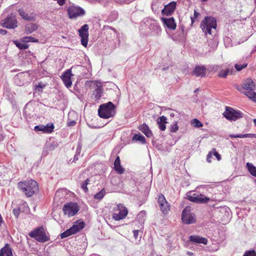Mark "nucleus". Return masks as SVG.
<instances>
[{
	"label": "nucleus",
	"instance_id": "nucleus-1",
	"mask_svg": "<svg viewBox=\"0 0 256 256\" xmlns=\"http://www.w3.org/2000/svg\"><path fill=\"white\" fill-rule=\"evenodd\" d=\"M254 82L250 78L244 80L240 87H238L237 90L245 94L251 100L256 102V92H254L256 89Z\"/></svg>",
	"mask_w": 256,
	"mask_h": 256
},
{
	"label": "nucleus",
	"instance_id": "nucleus-2",
	"mask_svg": "<svg viewBox=\"0 0 256 256\" xmlns=\"http://www.w3.org/2000/svg\"><path fill=\"white\" fill-rule=\"evenodd\" d=\"M18 188L28 198L36 194L39 191L38 182L32 180L20 182L18 183Z\"/></svg>",
	"mask_w": 256,
	"mask_h": 256
},
{
	"label": "nucleus",
	"instance_id": "nucleus-3",
	"mask_svg": "<svg viewBox=\"0 0 256 256\" xmlns=\"http://www.w3.org/2000/svg\"><path fill=\"white\" fill-rule=\"evenodd\" d=\"M217 27L216 20L212 16H206L204 19L201 22L200 28L204 34L207 36L208 34L211 35L212 30L216 31Z\"/></svg>",
	"mask_w": 256,
	"mask_h": 256
},
{
	"label": "nucleus",
	"instance_id": "nucleus-4",
	"mask_svg": "<svg viewBox=\"0 0 256 256\" xmlns=\"http://www.w3.org/2000/svg\"><path fill=\"white\" fill-rule=\"evenodd\" d=\"M115 114L114 105L110 102L100 105L98 110V116L103 118H108Z\"/></svg>",
	"mask_w": 256,
	"mask_h": 256
},
{
	"label": "nucleus",
	"instance_id": "nucleus-5",
	"mask_svg": "<svg viewBox=\"0 0 256 256\" xmlns=\"http://www.w3.org/2000/svg\"><path fill=\"white\" fill-rule=\"evenodd\" d=\"M29 236L40 242H45L50 240V237L46 234V230L43 226L35 228L29 234Z\"/></svg>",
	"mask_w": 256,
	"mask_h": 256
},
{
	"label": "nucleus",
	"instance_id": "nucleus-6",
	"mask_svg": "<svg viewBox=\"0 0 256 256\" xmlns=\"http://www.w3.org/2000/svg\"><path fill=\"white\" fill-rule=\"evenodd\" d=\"M128 210L123 204H119L113 209L112 218L115 220L124 218L128 215Z\"/></svg>",
	"mask_w": 256,
	"mask_h": 256
},
{
	"label": "nucleus",
	"instance_id": "nucleus-7",
	"mask_svg": "<svg viewBox=\"0 0 256 256\" xmlns=\"http://www.w3.org/2000/svg\"><path fill=\"white\" fill-rule=\"evenodd\" d=\"M91 89L93 90L92 94V98L94 101L100 100L102 96L103 90L101 82L94 80L91 82L90 84Z\"/></svg>",
	"mask_w": 256,
	"mask_h": 256
},
{
	"label": "nucleus",
	"instance_id": "nucleus-8",
	"mask_svg": "<svg viewBox=\"0 0 256 256\" xmlns=\"http://www.w3.org/2000/svg\"><path fill=\"white\" fill-rule=\"evenodd\" d=\"M182 220L186 224H192L196 222V216L191 212L190 208H185L182 213Z\"/></svg>",
	"mask_w": 256,
	"mask_h": 256
},
{
	"label": "nucleus",
	"instance_id": "nucleus-9",
	"mask_svg": "<svg viewBox=\"0 0 256 256\" xmlns=\"http://www.w3.org/2000/svg\"><path fill=\"white\" fill-rule=\"evenodd\" d=\"M224 116L228 120L236 121L243 117V114L239 110H236L232 108L226 106L223 114Z\"/></svg>",
	"mask_w": 256,
	"mask_h": 256
},
{
	"label": "nucleus",
	"instance_id": "nucleus-10",
	"mask_svg": "<svg viewBox=\"0 0 256 256\" xmlns=\"http://www.w3.org/2000/svg\"><path fill=\"white\" fill-rule=\"evenodd\" d=\"M79 206L76 202H70L66 204L62 208V211L64 215L68 217L74 216L79 210Z\"/></svg>",
	"mask_w": 256,
	"mask_h": 256
},
{
	"label": "nucleus",
	"instance_id": "nucleus-11",
	"mask_svg": "<svg viewBox=\"0 0 256 256\" xmlns=\"http://www.w3.org/2000/svg\"><path fill=\"white\" fill-rule=\"evenodd\" d=\"M84 222H80L78 224H74L71 228L60 234L62 238H67L72 234H76L81 230L84 226Z\"/></svg>",
	"mask_w": 256,
	"mask_h": 256
},
{
	"label": "nucleus",
	"instance_id": "nucleus-12",
	"mask_svg": "<svg viewBox=\"0 0 256 256\" xmlns=\"http://www.w3.org/2000/svg\"><path fill=\"white\" fill-rule=\"evenodd\" d=\"M84 222H80L78 224H74L71 228L60 234L62 238H67L72 234H76L81 230L84 226Z\"/></svg>",
	"mask_w": 256,
	"mask_h": 256
},
{
	"label": "nucleus",
	"instance_id": "nucleus-13",
	"mask_svg": "<svg viewBox=\"0 0 256 256\" xmlns=\"http://www.w3.org/2000/svg\"><path fill=\"white\" fill-rule=\"evenodd\" d=\"M187 198L192 202L198 204H206L210 200V198L204 196L202 194H197L192 192L188 193Z\"/></svg>",
	"mask_w": 256,
	"mask_h": 256
},
{
	"label": "nucleus",
	"instance_id": "nucleus-14",
	"mask_svg": "<svg viewBox=\"0 0 256 256\" xmlns=\"http://www.w3.org/2000/svg\"><path fill=\"white\" fill-rule=\"evenodd\" d=\"M68 14L70 18L72 19L78 16H82L85 14L84 10L80 6H72L68 9Z\"/></svg>",
	"mask_w": 256,
	"mask_h": 256
},
{
	"label": "nucleus",
	"instance_id": "nucleus-15",
	"mask_svg": "<svg viewBox=\"0 0 256 256\" xmlns=\"http://www.w3.org/2000/svg\"><path fill=\"white\" fill-rule=\"evenodd\" d=\"M88 26L87 24L83 25L80 29L78 30L79 36L81 38L82 44L84 47H86L88 42Z\"/></svg>",
	"mask_w": 256,
	"mask_h": 256
},
{
	"label": "nucleus",
	"instance_id": "nucleus-16",
	"mask_svg": "<svg viewBox=\"0 0 256 256\" xmlns=\"http://www.w3.org/2000/svg\"><path fill=\"white\" fill-rule=\"evenodd\" d=\"M1 24L4 28L14 29L18 26V21L15 16H10L3 20Z\"/></svg>",
	"mask_w": 256,
	"mask_h": 256
},
{
	"label": "nucleus",
	"instance_id": "nucleus-17",
	"mask_svg": "<svg viewBox=\"0 0 256 256\" xmlns=\"http://www.w3.org/2000/svg\"><path fill=\"white\" fill-rule=\"evenodd\" d=\"M158 202L162 212L167 214L170 210V206L162 194L158 195Z\"/></svg>",
	"mask_w": 256,
	"mask_h": 256
},
{
	"label": "nucleus",
	"instance_id": "nucleus-18",
	"mask_svg": "<svg viewBox=\"0 0 256 256\" xmlns=\"http://www.w3.org/2000/svg\"><path fill=\"white\" fill-rule=\"evenodd\" d=\"M54 128L53 123L48 124L46 126L40 124L36 126L34 128L35 131H42L44 133L50 134L54 132Z\"/></svg>",
	"mask_w": 256,
	"mask_h": 256
},
{
	"label": "nucleus",
	"instance_id": "nucleus-19",
	"mask_svg": "<svg viewBox=\"0 0 256 256\" xmlns=\"http://www.w3.org/2000/svg\"><path fill=\"white\" fill-rule=\"evenodd\" d=\"M176 3L175 2H170L164 6V8L162 10L163 15L170 16L176 10Z\"/></svg>",
	"mask_w": 256,
	"mask_h": 256
},
{
	"label": "nucleus",
	"instance_id": "nucleus-20",
	"mask_svg": "<svg viewBox=\"0 0 256 256\" xmlns=\"http://www.w3.org/2000/svg\"><path fill=\"white\" fill-rule=\"evenodd\" d=\"M29 76L26 72H20L16 76V82L17 85L22 86L28 82Z\"/></svg>",
	"mask_w": 256,
	"mask_h": 256
},
{
	"label": "nucleus",
	"instance_id": "nucleus-21",
	"mask_svg": "<svg viewBox=\"0 0 256 256\" xmlns=\"http://www.w3.org/2000/svg\"><path fill=\"white\" fill-rule=\"evenodd\" d=\"M161 20L164 26H166L168 28L172 30L176 29V24L173 17L170 18H162Z\"/></svg>",
	"mask_w": 256,
	"mask_h": 256
},
{
	"label": "nucleus",
	"instance_id": "nucleus-22",
	"mask_svg": "<svg viewBox=\"0 0 256 256\" xmlns=\"http://www.w3.org/2000/svg\"><path fill=\"white\" fill-rule=\"evenodd\" d=\"M206 73L204 66H196L192 72V75L197 77H204Z\"/></svg>",
	"mask_w": 256,
	"mask_h": 256
},
{
	"label": "nucleus",
	"instance_id": "nucleus-23",
	"mask_svg": "<svg viewBox=\"0 0 256 256\" xmlns=\"http://www.w3.org/2000/svg\"><path fill=\"white\" fill-rule=\"evenodd\" d=\"M72 75L70 69L68 70L62 75V80L66 86L68 88L72 86L71 76Z\"/></svg>",
	"mask_w": 256,
	"mask_h": 256
},
{
	"label": "nucleus",
	"instance_id": "nucleus-24",
	"mask_svg": "<svg viewBox=\"0 0 256 256\" xmlns=\"http://www.w3.org/2000/svg\"><path fill=\"white\" fill-rule=\"evenodd\" d=\"M190 241L193 243L202 244H206L208 240L205 238L200 237L198 236H189Z\"/></svg>",
	"mask_w": 256,
	"mask_h": 256
},
{
	"label": "nucleus",
	"instance_id": "nucleus-25",
	"mask_svg": "<svg viewBox=\"0 0 256 256\" xmlns=\"http://www.w3.org/2000/svg\"><path fill=\"white\" fill-rule=\"evenodd\" d=\"M18 12L20 16L24 20L31 21L36 20V15L34 14H32L30 16L22 8L19 9Z\"/></svg>",
	"mask_w": 256,
	"mask_h": 256
},
{
	"label": "nucleus",
	"instance_id": "nucleus-26",
	"mask_svg": "<svg viewBox=\"0 0 256 256\" xmlns=\"http://www.w3.org/2000/svg\"><path fill=\"white\" fill-rule=\"evenodd\" d=\"M0 256H13L12 248L6 244L0 250Z\"/></svg>",
	"mask_w": 256,
	"mask_h": 256
},
{
	"label": "nucleus",
	"instance_id": "nucleus-27",
	"mask_svg": "<svg viewBox=\"0 0 256 256\" xmlns=\"http://www.w3.org/2000/svg\"><path fill=\"white\" fill-rule=\"evenodd\" d=\"M114 170L119 174H122L124 172V168L120 165V156H118L114 162Z\"/></svg>",
	"mask_w": 256,
	"mask_h": 256
},
{
	"label": "nucleus",
	"instance_id": "nucleus-28",
	"mask_svg": "<svg viewBox=\"0 0 256 256\" xmlns=\"http://www.w3.org/2000/svg\"><path fill=\"white\" fill-rule=\"evenodd\" d=\"M166 118L162 116L157 119V124L158 128L162 131H164L166 129V124L167 123Z\"/></svg>",
	"mask_w": 256,
	"mask_h": 256
},
{
	"label": "nucleus",
	"instance_id": "nucleus-29",
	"mask_svg": "<svg viewBox=\"0 0 256 256\" xmlns=\"http://www.w3.org/2000/svg\"><path fill=\"white\" fill-rule=\"evenodd\" d=\"M139 130L144 133L148 138H151L152 136V133L150 129L148 126L145 124L140 125Z\"/></svg>",
	"mask_w": 256,
	"mask_h": 256
},
{
	"label": "nucleus",
	"instance_id": "nucleus-30",
	"mask_svg": "<svg viewBox=\"0 0 256 256\" xmlns=\"http://www.w3.org/2000/svg\"><path fill=\"white\" fill-rule=\"evenodd\" d=\"M233 72L234 70L232 68L231 69L228 68L224 70H221L218 74V76L220 78H226L228 74H233Z\"/></svg>",
	"mask_w": 256,
	"mask_h": 256
},
{
	"label": "nucleus",
	"instance_id": "nucleus-31",
	"mask_svg": "<svg viewBox=\"0 0 256 256\" xmlns=\"http://www.w3.org/2000/svg\"><path fill=\"white\" fill-rule=\"evenodd\" d=\"M38 28V26L36 24H27L25 26L24 31L26 34H30L36 30Z\"/></svg>",
	"mask_w": 256,
	"mask_h": 256
},
{
	"label": "nucleus",
	"instance_id": "nucleus-32",
	"mask_svg": "<svg viewBox=\"0 0 256 256\" xmlns=\"http://www.w3.org/2000/svg\"><path fill=\"white\" fill-rule=\"evenodd\" d=\"M230 138H256V134H231L229 136Z\"/></svg>",
	"mask_w": 256,
	"mask_h": 256
},
{
	"label": "nucleus",
	"instance_id": "nucleus-33",
	"mask_svg": "<svg viewBox=\"0 0 256 256\" xmlns=\"http://www.w3.org/2000/svg\"><path fill=\"white\" fill-rule=\"evenodd\" d=\"M246 166L250 173L256 177V167L251 163H246Z\"/></svg>",
	"mask_w": 256,
	"mask_h": 256
},
{
	"label": "nucleus",
	"instance_id": "nucleus-34",
	"mask_svg": "<svg viewBox=\"0 0 256 256\" xmlns=\"http://www.w3.org/2000/svg\"><path fill=\"white\" fill-rule=\"evenodd\" d=\"M26 42H20L18 40L14 42V44L20 50H26L28 48V45L25 44Z\"/></svg>",
	"mask_w": 256,
	"mask_h": 256
},
{
	"label": "nucleus",
	"instance_id": "nucleus-35",
	"mask_svg": "<svg viewBox=\"0 0 256 256\" xmlns=\"http://www.w3.org/2000/svg\"><path fill=\"white\" fill-rule=\"evenodd\" d=\"M22 42H38V40L32 37V36H24L22 38Z\"/></svg>",
	"mask_w": 256,
	"mask_h": 256
},
{
	"label": "nucleus",
	"instance_id": "nucleus-36",
	"mask_svg": "<svg viewBox=\"0 0 256 256\" xmlns=\"http://www.w3.org/2000/svg\"><path fill=\"white\" fill-rule=\"evenodd\" d=\"M191 124L195 128H202L203 126L202 124L197 118L192 120Z\"/></svg>",
	"mask_w": 256,
	"mask_h": 256
},
{
	"label": "nucleus",
	"instance_id": "nucleus-37",
	"mask_svg": "<svg viewBox=\"0 0 256 256\" xmlns=\"http://www.w3.org/2000/svg\"><path fill=\"white\" fill-rule=\"evenodd\" d=\"M105 194H106L105 190H104V188H103L100 192L96 193L94 196V198L96 199V200H100L104 198V196L105 195Z\"/></svg>",
	"mask_w": 256,
	"mask_h": 256
},
{
	"label": "nucleus",
	"instance_id": "nucleus-38",
	"mask_svg": "<svg viewBox=\"0 0 256 256\" xmlns=\"http://www.w3.org/2000/svg\"><path fill=\"white\" fill-rule=\"evenodd\" d=\"M133 139L141 142L144 144L146 142V138L142 135L135 134L133 136Z\"/></svg>",
	"mask_w": 256,
	"mask_h": 256
},
{
	"label": "nucleus",
	"instance_id": "nucleus-39",
	"mask_svg": "<svg viewBox=\"0 0 256 256\" xmlns=\"http://www.w3.org/2000/svg\"><path fill=\"white\" fill-rule=\"evenodd\" d=\"M248 66V63L244 62L242 64H236L234 65V67L237 71L239 72L242 70V69L246 68Z\"/></svg>",
	"mask_w": 256,
	"mask_h": 256
},
{
	"label": "nucleus",
	"instance_id": "nucleus-40",
	"mask_svg": "<svg viewBox=\"0 0 256 256\" xmlns=\"http://www.w3.org/2000/svg\"><path fill=\"white\" fill-rule=\"evenodd\" d=\"M178 130V122H176L170 127V132H176Z\"/></svg>",
	"mask_w": 256,
	"mask_h": 256
},
{
	"label": "nucleus",
	"instance_id": "nucleus-41",
	"mask_svg": "<svg viewBox=\"0 0 256 256\" xmlns=\"http://www.w3.org/2000/svg\"><path fill=\"white\" fill-rule=\"evenodd\" d=\"M89 182L90 180L88 178L85 180L82 186V188L84 190L85 192H87L88 190L87 186L89 184Z\"/></svg>",
	"mask_w": 256,
	"mask_h": 256
},
{
	"label": "nucleus",
	"instance_id": "nucleus-42",
	"mask_svg": "<svg viewBox=\"0 0 256 256\" xmlns=\"http://www.w3.org/2000/svg\"><path fill=\"white\" fill-rule=\"evenodd\" d=\"M244 256H256V252L254 250L248 251L245 252Z\"/></svg>",
	"mask_w": 256,
	"mask_h": 256
},
{
	"label": "nucleus",
	"instance_id": "nucleus-43",
	"mask_svg": "<svg viewBox=\"0 0 256 256\" xmlns=\"http://www.w3.org/2000/svg\"><path fill=\"white\" fill-rule=\"evenodd\" d=\"M213 150H214V155L216 158L218 160H220L221 158L220 155L216 151L215 148H214Z\"/></svg>",
	"mask_w": 256,
	"mask_h": 256
},
{
	"label": "nucleus",
	"instance_id": "nucleus-44",
	"mask_svg": "<svg viewBox=\"0 0 256 256\" xmlns=\"http://www.w3.org/2000/svg\"><path fill=\"white\" fill-rule=\"evenodd\" d=\"M139 232V230H134L133 231L134 236L135 238V239H137Z\"/></svg>",
	"mask_w": 256,
	"mask_h": 256
},
{
	"label": "nucleus",
	"instance_id": "nucleus-45",
	"mask_svg": "<svg viewBox=\"0 0 256 256\" xmlns=\"http://www.w3.org/2000/svg\"><path fill=\"white\" fill-rule=\"evenodd\" d=\"M13 212L15 216L18 218L20 214V210L18 209H14L13 210Z\"/></svg>",
	"mask_w": 256,
	"mask_h": 256
},
{
	"label": "nucleus",
	"instance_id": "nucleus-46",
	"mask_svg": "<svg viewBox=\"0 0 256 256\" xmlns=\"http://www.w3.org/2000/svg\"><path fill=\"white\" fill-rule=\"evenodd\" d=\"M211 158H212V152H210L208 155H207V158H206V160H207V161L208 162H211Z\"/></svg>",
	"mask_w": 256,
	"mask_h": 256
},
{
	"label": "nucleus",
	"instance_id": "nucleus-47",
	"mask_svg": "<svg viewBox=\"0 0 256 256\" xmlns=\"http://www.w3.org/2000/svg\"><path fill=\"white\" fill-rule=\"evenodd\" d=\"M200 15V13L198 12L196 10H194V16H192L193 17V18H196L198 16Z\"/></svg>",
	"mask_w": 256,
	"mask_h": 256
},
{
	"label": "nucleus",
	"instance_id": "nucleus-48",
	"mask_svg": "<svg viewBox=\"0 0 256 256\" xmlns=\"http://www.w3.org/2000/svg\"><path fill=\"white\" fill-rule=\"evenodd\" d=\"M76 122L74 120H72L68 122V126H74L76 124Z\"/></svg>",
	"mask_w": 256,
	"mask_h": 256
},
{
	"label": "nucleus",
	"instance_id": "nucleus-49",
	"mask_svg": "<svg viewBox=\"0 0 256 256\" xmlns=\"http://www.w3.org/2000/svg\"><path fill=\"white\" fill-rule=\"evenodd\" d=\"M56 1L60 6H62L65 4V0H57Z\"/></svg>",
	"mask_w": 256,
	"mask_h": 256
},
{
	"label": "nucleus",
	"instance_id": "nucleus-50",
	"mask_svg": "<svg viewBox=\"0 0 256 256\" xmlns=\"http://www.w3.org/2000/svg\"><path fill=\"white\" fill-rule=\"evenodd\" d=\"M7 33V31L3 29H0V34L4 35L6 34Z\"/></svg>",
	"mask_w": 256,
	"mask_h": 256
},
{
	"label": "nucleus",
	"instance_id": "nucleus-51",
	"mask_svg": "<svg viewBox=\"0 0 256 256\" xmlns=\"http://www.w3.org/2000/svg\"><path fill=\"white\" fill-rule=\"evenodd\" d=\"M45 86L44 84H42L41 83H39L38 84L37 86V87L40 88H44Z\"/></svg>",
	"mask_w": 256,
	"mask_h": 256
},
{
	"label": "nucleus",
	"instance_id": "nucleus-52",
	"mask_svg": "<svg viewBox=\"0 0 256 256\" xmlns=\"http://www.w3.org/2000/svg\"><path fill=\"white\" fill-rule=\"evenodd\" d=\"M186 254H187L188 255L190 256H192L194 255L193 252H188Z\"/></svg>",
	"mask_w": 256,
	"mask_h": 256
},
{
	"label": "nucleus",
	"instance_id": "nucleus-53",
	"mask_svg": "<svg viewBox=\"0 0 256 256\" xmlns=\"http://www.w3.org/2000/svg\"><path fill=\"white\" fill-rule=\"evenodd\" d=\"M191 18V22H192V24H192H192H194V20H195V19H196V18H193V17H191V18Z\"/></svg>",
	"mask_w": 256,
	"mask_h": 256
},
{
	"label": "nucleus",
	"instance_id": "nucleus-54",
	"mask_svg": "<svg viewBox=\"0 0 256 256\" xmlns=\"http://www.w3.org/2000/svg\"><path fill=\"white\" fill-rule=\"evenodd\" d=\"M254 125L256 126V118H254Z\"/></svg>",
	"mask_w": 256,
	"mask_h": 256
},
{
	"label": "nucleus",
	"instance_id": "nucleus-55",
	"mask_svg": "<svg viewBox=\"0 0 256 256\" xmlns=\"http://www.w3.org/2000/svg\"><path fill=\"white\" fill-rule=\"evenodd\" d=\"M78 160V158L76 156H74V160Z\"/></svg>",
	"mask_w": 256,
	"mask_h": 256
},
{
	"label": "nucleus",
	"instance_id": "nucleus-56",
	"mask_svg": "<svg viewBox=\"0 0 256 256\" xmlns=\"http://www.w3.org/2000/svg\"><path fill=\"white\" fill-rule=\"evenodd\" d=\"M202 2H206L208 0H202Z\"/></svg>",
	"mask_w": 256,
	"mask_h": 256
},
{
	"label": "nucleus",
	"instance_id": "nucleus-57",
	"mask_svg": "<svg viewBox=\"0 0 256 256\" xmlns=\"http://www.w3.org/2000/svg\"><path fill=\"white\" fill-rule=\"evenodd\" d=\"M1 137H2V136L1 134H0V138Z\"/></svg>",
	"mask_w": 256,
	"mask_h": 256
},
{
	"label": "nucleus",
	"instance_id": "nucleus-58",
	"mask_svg": "<svg viewBox=\"0 0 256 256\" xmlns=\"http://www.w3.org/2000/svg\"><path fill=\"white\" fill-rule=\"evenodd\" d=\"M1 184H1V182H0V185H1Z\"/></svg>",
	"mask_w": 256,
	"mask_h": 256
}]
</instances>
